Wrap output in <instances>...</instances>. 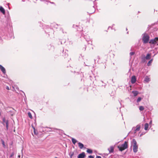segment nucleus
<instances>
[{
  "label": "nucleus",
  "instance_id": "nucleus-15",
  "mask_svg": "<svg viewBox=\"0 0 158 158\" xmlns=\"http://www.w3.org/2000/svg\"><path fill=\"white\" fill-rule=\"evenodd\" d=\"M132 93L134 96H136L138 94V92L137 91H132Z\"/></svg>",
  "mask_w": 158,
  "mask_h": 158
},
{
  "label": "nucleus",
  "instance_id": "nucleus-23",
  "mask_svg": "<svg viewBox=\"0 0 158 158\" xmlns=\"http://www.w3.org/2000/svg\"><path fill=\"white\" fill-rule=\"evenodd\" d=\"M134 54H135V52H131L130 53V56H132L133 55H134Z\"/></svg>",
  "mask_w": 158,
  "mask_h": 158
},
{
  "label": "nucleus",
  "instance_id": "nucleus-4",
  "mask_svg": "<svg viewBox=\"0 0 158 158\" xmlns=\"http://www.w3.org/2000/svg\"><path fill=\"white\" fill-rule=\"evenodd\" d=\"M143 43H147L149 40V36L147 34H144L142 38Z\"/></svg>",
  "mask_w": 158,
  "mask_h": 158
},
{
  "label": "nucleus",
  "instance_id": "nucleus-11",
  "mask_svg": "<svg viewBox=\"0 0 158 158\" xmlns=\"http://www.w3.org/2000/svg\"><path fill=\"white\" fill-rule=\"evenodd\" d=\"M153 61V59L152 58L147 63V65L148 66H150L151 65V64L152 63V61Z\"/></svg>",
  "mask_w": 158,
  "mask_h": 158
},
{
  "label": "nucleus",
  "instance_id": "nucleus-9",
  "mask_svg": "<svg viewBox=\"0 0 158 158\" xmlns=\"http://www.w3.org/2000/svg\"><path fill=\"white\" fill-rule=\"evenodd\" d=\"M108 150L110 153L113 152L114 150V146H111L109 148H108Z\"/></svg>",
  "mask_w": 158,
  "mask_h": 158
},
{
  "label": "nucleus",
  "instance_id": "nucleus-26",
  "mask_svg": "<svg viewBox=\"0 0 158 158\" xmlns=\"http://www.w3.org/2000/svg\"><path fill=\"white\" fill-rule=\"evenodd\" d=\"M88 157L89 158H94V157L92 156H89Z\"/></svg>",
  "mask_w": 158,
  "mask_h": 158
},
{
  "label": "nucleus",
  "instance_id": "nucleus-31",
  "mask_svg": "<svg viewBox=\"0 0 158 158\" xmlns=\"http://www.w3.org/2000/svg\"><path fill=\"white\" fill-rule=\"evenodd\" d=\"M96 158H101V157L100 156H97Z\"/></svg>",
  "mask_w": 158,
  "mask_h": 158
},
{
  "label": "nucleus",
  "instance_id": "nucleus-32",
  "mask_svg": "<svg viewBox=\"0 0 158 158\" xmlns=\"http://www.w3.org/2000/svg\"><path fill=\"white\" fill-rule=\"evenodd\" d=\"M152 123V120H151L150 122H149V124H151Z\"/></svg>",
  "mask_w": 158,
  "mask_h": 158
},
{
  "label": "nucleus",
  "instance_id": "nucleus-13",
  "mask_svg": "<svg viewBox=\"0 0 158 158\" xmlns=\"http://www.w3.org/2000/svg\"><path fill=\"white\" fill-rule=\"evenodd\" d=\"M78 145L80 149H82L84 147L83 144L80 142L78 143Z\"/></svg>",
  "mask_w": 158,
  "mask_h": 158
},
{
  "label": "nucleus",
  "instance_id": "nucleus-27",
  "mask_svg": "<svg viewBox=\"0 0 158 158\" xmlns=\"http://www.w3.org/2000/svg\"><path fill=\"white\" fill-rule=\"evenodd\" d=\"M6 120H5V118H3V123H6Z\"/></svg>",
  "mask_w": 158,
  "mask_h": 158
},
{
  "label": "nucleus",
  "instance_id": "nucleus-33",
  "mask_svg": "<svg viewBox=\"0 0 158 158\" xmlns=\"http://www.w3.org/2000/svg\"><path fill=\"white\" fill-rule=\"evenodd\" d=\"M2 144L4 146H5V145L4 144V142L3 141H2Z\"/></svg>",
  "mask_w": 158,
  "mask_h": 158
},
{
  "label": "nucleus",
  "instance_id": "nucleus-8",
  "mask_svg": "<svg viewBox=\"0 0 158 158\" xmlns=\"http://www.w3.org/2000/svg\"><path fill=\"white\" fill-rule=\"evenodd\" d=\"M0 69L3 72V73L4 74H5L6 73L5 69L4 67H3L2 65L0 64Z\"/></svg>",
  "mask_w": 158,
  "mask_h": 158
},
{
  "label": "nucleus",
  "instance_id": "nucleus-3",
  "mask_svg": "<svg viewBox=\"0 0 158 158\" xmlns=\"http://www.w3.org/2000/svg\"><path fill=\"white\" fill-rule=\"evenodd\" d=\"M152 56V54L151 53H148L146 56L142 58V60L143 62H145L146 60H150L151 59Z\"/></svg>",
  "mask_w": 158,
  "mask_h": 158
},
{
  "label": "nucleus",
  "instance_id": "nucleus-28",
  "mask_svg": "<svg viewBox=\"0 0 158 158\" xmlns=\"http://www.w3.org/2000/svg\"><path fill=\"white\" fill-rule=\"evenodd\" d=\"M14 153H12L11 154V155H10V157H12V156H14Z\"/></svg>",
  "mask_w": 158,
  "mask_h": 158
},
{
  "label": "nucleus",
  "instance_id": "nucleus-14",
  "mask_svg": "<svg viewBox=\"0 0 158 158\" xmlns=\"http://www.w3.org/2000/svg\"><path fill=\"white\" fill-rule=\"evenodd\" d=\"M149 125L148 123H146L144 125V129L145 130H148Z\"/></svg>",
  "mask_w": 158,
  "mask_h": 158
},
{
  "label": "nucleus",
  "instance_id": "nucleus-36",
  "mask_svg": "<svg viewBox=\"0 0 158 158\" xmlns=\"http://www.w3.org/2000/svg\"><path fill=\"white\" fill-rule=\"evenodd\" d=\"M51 3H54L53 2H50Z\"/></svg>",
  "mask_w": 158,
  "mask_h": 158
},
{
  "label": "nucleus",
  "instance_id": "nucleus-30",
  "mask_svg": "<svg viewBox=\"0 0 158 158\" xmlns=\"http://www.w3.org/2000/svg\"><path fill=\"white\" fill-rule=\"evenodd\" d=\"M2 42V40L1 39V37H0V43H1Z\"/></svg>",
  "mask_w": 158,
  "mask_h": 158
},
{
  "label": "nucleus",
  "instance_id": "nucleus-24",
  "mask_svg": "<svg viewBox=\"0 0 158 158\" xmlns=\"http://www.w3.org/2000/svg\"><path fill=\"white\" fill-rule=\"evenodd\" d=\"M74 153L73 152H72L71 153V154L70 155V157L71 158H72L73 156V155Z\"/></svg>",
  "mask_w": 158,
  "mask_h": 158
},
{
  "label": "nucleus",
  "instance_id": "nucleus-22",
  "mask_svg": "<svg viewBox=\"0 0 158 158\" xmlns=\"http://www.w3.org/2000/svg\"><path fill=\"white\" fill-rule=\"evenodd\" d=\"M142 99V98L141 97H139L137 100V102H140Z\"/></svg>",
  "mask_w": 158,
  "mask_h": 158
},
{
  "label": "nucleus",
  "instance_id": "nucleus-25",
  "mask_svg": "<svg viewBox=\"0 0 158 158\" xmlns=\"http://www.w3.org/2000/svg\"><path fill=\"white\" fill-rule=\"evenodd\" d=\"M155 40H156V43L158 42V37H156L155 38Z\"/></svg>",
  "mask_w": 158,
  "mask_h": 158
},
{
  "label": "nucleus",
  "instance_id": "nucleus-5",
  "mask_svg": "<svg viewBox=\"0 0 158 158\" xmlns=\"http://www.w3.org/2000/svg\"><path fill=\"white\" fill-rule=\"evenodd\" d=\"M140 125L139 124L137 125L136 127L133 128V130H134V133H135L136 132L139 131L140 129Z\"/></svg>",
  "mask_w": 158,
  "mask_h": 158
},
{
  "label": "nucleus",
  "instance_id": "nucleus-2",
  "mask_svg": "<svg viewBox=\"0 0 158 158\" xmlns=\"http://www.w3.org/2000/svg\"><path fill=\"white\" fill-rule=\"evenodd\" d=\"M128 145L127 142L125 141L124 143L121 145H118V148L119 151H122L127 148Z\"/></svg>",
  "mask_w": 158,
  "mask_h": 158
},
{
  "label": "nucleus",
  "instance_id": "nucleus-20",
  "mask_svg": "<svg viewBox=\"0 0 158 158\" xmlns=\"http://www.w3.org/2000/svg\"><path fill=\"white\" fill-rule=\"evenodd\" d=\"M28 115L29 117L31 119H32V117L31 115V113L30 112H28Z\"/></svg>",
  "mask_w": 158,
  "mask_h": 158
},
{
  "label": "nucleus",
  "instance_id": "nucleus-12",
  "mask_svg": "<svg viewBox=\"0 0 158 158\" xmlns=\"http://www.w3.org/2000/svg\"><path fill=\"white\" fill-rule=\"evenodd\" d=\"M150 78L148 76H146L144 79V81L146 82H148L150 81Z\"/></svg>",
  "mask_w": 158,
  "mask_h": 158
},
{
  "label": "nucleus",
  "instance_id": "nucleus-6",
  "mask_svg": "<svg viewBox=\"0 0 158 158\" xmlns=\"http://www.w3.org/2000/svg\"><path fill=\"white\" fill-rule=\"evenodd\" d=\"M136 79L135 76H133L131 78V83L132 84H134L136 81Z\"/></svg>",
  "mask_w": 158,
  "mask_h": 158
},
{
  "label": "nucleus",
  "instance_id": "nucleus-1",
  "mask_svg": "<svg viewBox=\"0 0 158 158\" xmlns=\"http://www.w3.org/2000/svg\"><path fill=\"white\" fill-rule=\"evenodd\" d=\"M131 144L133 146V152L135 153L136 152L138 151V145H137V142L135 139H132L131 142Z\"/></svg>",
  "mask_w": 158,
  "mask_h": 158
},
{
  "label": "nucleus",
  "instance_id": "nucleus-19",
  "mask_svg": "<svg viewBox=\"0 0 158 158\" xmlns=\"http://www.w3.org/2000/svg\"><path fill=\"white\" fill-rule=\"evenodd\" d=\"M6 127L7 130L8 129V120H6Z\"/></svg>",
  "mask_w": 158,
  "mask_h": 158
},
{
  "label": "nucleus",
  "instance_id": "nucleus-29",
  "mask_svg": "<svg viewBox=\"0 0 158 158\" xmlns=\"http://www.w3.org/2000/svg\"><path fill=\"white\" fill-rule=\"evenodd\" d=\"M6 89L8 90H9L10 89H9V87L8 86H6Z\"/></svg>",
  "mask_w": 158,
  "mask_h": 158
},
{
  "label": "nucleus",
  "instance_id": "nucleus-16",
  "mask_svg": "<svg viewBox=\"0 0 158 158\" xmlns=\"http://www.w3.org/2000/svg\"><path fill=\"white\" fill-rule=\"evenodd\" d=\"M149 43L151 44H155L156 43V40H155V39L153 40H151Z\"/></svg>",
  "mask_w": 158,
  "mask_h": 158
},
{
  "label": "nucleus",
  "instance_id": "nucleus-18",
  "mask_svg": "<svg viewBox=\"0 0 158 158\" xmlns=\"http://www.w3.org/2000/svg\"><path fill=\"white\" fill-rule=\"evenodd\" d=\"M86 151L87 152L90 154H91L93 152L92 151L89 149H87Z\"/></svg>",
  "mask_w": 158,
  "mask_h": 158
},
{
  "label": "nucleus",
  "instance_id": "nucleus-21",
  "mask_svg": "<svg viewBox=\"0 0 158 158\" xmlns=\"http://www.w3.org/2000/svg\"><path fill=\"white\" fill-rule=\"evenodd\" d=\"M139 109L140 111H142L144 110V108L142 106H139Z\"/></svg>",
  "mask_w": 158,
  "mask_h": 158
},
{
  "label": "nucleus",
  "instance_id": "nucleus-10",
  "mask_svg": "<svg viewBox=\"0 0 158 158\" xmlns=\"http://www.w3.org/2000/svg\"><path fill=\"white\" fill-rule=\"evenodd\" d=\"M0 11L3 15L5 14V10L4 9V8L2 6H1L0 7Z\"/></svg>",
  "mask_w": 158,
  "mask_h": 158
},
{
  "label": "nucleus",
  "instance_id": "nucleus-7",
  "mask_svg": "<svg viewBox=\"0 0 158 158\" xmlns=\"http://www.w3.org/2000/svg\"><path fill=\"white\" fill-rule=\"evenodd\" d=\"M85 156V152H82V153L79 154L78 156V158H84Z\"/></svg>",
  "mask_w": 158,
  "mask_h": 158
},
{
  "label": "nucleus",
  "instance_id": "nucleus-34",
  "mask_svg": "<svg viewBox=\"0 0 158 158\" xmlns=\"http://www.w3.org/2000/svg\"><path fill=\"white\" fill-rule=\"evenodd\" d=\"M20 157V155H19L18 156V158H19Z\"/></svg>",
  "mask_w": 158,
  "mask_h": 158
},
{
  "label": "nucleus",
  "instance_id": "nucleus-35",
  "mask_svg": "<svg viewBox=\"0 0 158 158\" xmlns=\"http://www.w3.org/2000/svg\"><path fill=\"white\" fill-rule=\"evenodd\" d=\"M93 8L94 9V6H93Z\"/></svg>",
  "mask_w": 158,
  "mask_h": 158
},
{
  "label": "nucleus",
  "instance_id": "nucleus-17",
  "mask_svg": "<svg viewBox=\"0 0 158 158\" xmlns=\"http://www.w3.org/2000/svg\"><path fill=\"white\" fill-rule=\"evenodd\" d=\"M72 141L73 144H75L77 142V141L75 139L72 138Z\"/></svg>",
  "mask_w": 158,
  "mask_h": 158
}]
</instances>
